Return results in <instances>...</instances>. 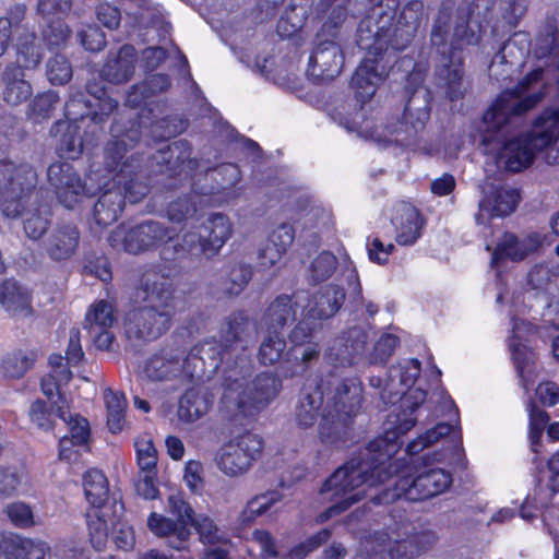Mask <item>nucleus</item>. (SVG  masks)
Wrapping results in <instances>:
<instances>
[{
	"instance_id": "1",
	"label": "nucleus",
	"mask_w": 559,
	"mask_h": 559,
	"mask_svg": "<svg viewBox=\"0 0 559 559\" xmlns=\"http://www.w3.org/2000/svg\"><path fill=\"white\" fill-rule=\"evenodd\" d=\"M543 70L531 72L519 83L515 90L506 91L496 99L492 106L484 114L481 143L491 146L502 143L497 152L496 162L499 168L511 173H519L527 168L536 154L544 148L556 145L559 142V115L558 111H546L536 121L533 130L526 134L503 140L499 129L506 124L512 116H519L533 108L540 99L538 93L522 96L530 85L540 80Z\"/></svg>"
},
{
	"instance_id": "2",
	"label": "nucleus",
	"mask_w": 559,
	"mask_h": 559,
	"mask_svg": "<svg viewBox=\"0 0 559 559\" xmlns=\"http://www.w3.org/2000/svg\"><path fill=\"white\" fill-rule=\"evenodd\" d=\"M455 0H441L430 29V46L435 52L433 80L450 100L462 99L468 83L464 80L463 56L468 46L478 45L481 26L471 22V4L460 5L452 19Z\"/></svg>"
},
{
	"instance_id": "3",
	"label": "nucleus",
	"mask_w": 559,
	"mask_h": 559,
	"mask_svg": "<svg viewBox=\"0 0 559 559\" xmlns=\"http://www.w3.org/2000/svg\"><path fill=\"white\" fill-rule=\"evenodd\" d=\"M396 440L385 436L371 440L366 449L340 466L323 484L320 492L340 500L319 515L320 522L346 511L366 496V487L386 481L397 472L395 463H389L396 452Z\"/></svg>"
},
{
	"instance_id": "4",
	"label": "nucleus",
	"mask_w": 559,
	"mask_h": 559,
	"mask_svg": "<svg viewBox=\"0 0 559 559\" xmlns=\"http://www.w3.org/2000/svg\"><path fill=\"white\" fill-rule=\"evenodd\" d=\"M135 298L144 305L130 310L124 319V333L130 341L152 342L173 325L178 298L171 282L156 272L142 275Z\"/></svg>"
},
{
	"instance_id": "5",
	"label": "nucleus",
	"mask_w": 559,
	"mask_h": 559,
	"mask_svg": "<svg viewBox=\"0 0 559 559\" xmlns=\"http://www.w3.org/2000/svg\"><path fill=\"white\" fill-rule=\"evenodd\" d=\"M420 370V362L417 359H407L392 366L380 392V397L385 404H393L402 399V412L390 415L386 421L385 435L390 433L395 440L415 426L416 418L413 414L426 400V392L419 388L405 391L415 383Z\"/></svg>"
},
{
	"instance_id": "6",
	"label": "nucleus",
	"mask_w": 559,
	"mask_h": 559,
	"mask_svg": "<svg viewBox=\"0 0 559 559\" xmlns=\"http://www.w3.org/2000/svg\"><path fill=\"white\" fill-rule=\"evenodd\" d=\"M112 132V138L104 147V167L109 173H116L115 185L123 186L129 194V201L136 203L147 194L148 186L140 157H126V153L138 144L140 131L138 128H130L123 133L116 129Z\"/></svg>"
},
{
	"instance_id": "7",
	"label": "nucleus",
	"mask_w": 559,
	"mask_h": 559,
	"mask_svg": "<svg viewBox=\"0 0 559 559\" xmlns=\"http://www.w3.org/2000/svg\"><path fill=\"white\" fill-rule=\"evenodd\" d=\"M280 390L281 380L271 372H261L248 381L242 370H228L222 401L229 411L248 416L264 408Z\"/></svg>"
},
{
	"instance_id": "8",
	"label": "nucleus",
	"mask_w": 559,
	"mask_h": 559,
	"mask_svg": "<svg viewBox=\"0 0 559 559\" xmlns=\"http://www.w3.org/2000/svg\"><path fill=\"white\" fill-rule=\"evenodd\" d=\"M427 74L425 64H415L405 81L406 105L403 121L394 130L393 141L402 146L417 143L418 134L424 130L430 117V93L424 87Z\"/></svg>"
},
{
	"instance_id": "9",
	"label": "nucleus",
	"mask_w": 559,
	"mask_h": 559,
	"mask_svg": "<svg viewBox=\"0 0 559 559\" xmlns=\"http://www.w3.org/2000/svg\"><path fill=\"white\" fill-rule=\"evenodd\" d=\"M452 484V476L442 468H431L416 477L402 475L393 488H385L371 498L373 504H389L397 499L420 501L444 492Z\"/></svg>"
},
{
	"instance_id": "10",
	"label": "nucleus",
	"mask_w": 559,
	"mask_h": 559,
	"mask_svg": "<svg viewBox=\"0 0 559 559\" xmlns=\"http://www.w3.org/2000/svg\"><path fill=\"white\" fill-rule=\"evenodd\" d=\"M36 185L37 174L31 165L0 162V197L3 214L11 218L20 216L24 211L25 200Z\"/></svg>"
},
{
	"instance_id": "11",
	"label": "nucleus",
	"mask_w": 559,
	"mask_h": 559,
	"mask_svg": "<svg viewBox=\"0 0 559 559\" xmlns=\"http://www.w3.org/2000/svg\"><path fill=\"white\" fill-rule=\"evenodd\" d=\"M174 237V230L156 221H145L134 226L119 225L109 235L114 249L139 254L156 248Z\"/></svg>"
},
{
	"instance_id": "12",
	"label": "nucleus",
	"mask_w": 559,
	"mask_h": 559,
	"mask_svg": "<svg viewBox=\"0 0 559 559\" xmlns=\"http://www.w3.org/2000/svg\"><path fill=\"white\" fill-rule=\"evenodd\" d=\"M263 449L262 439L251 432L231 438L219 447L215 454L217 468L228 477L245 475L257 461Z\"/></svg>"
},
{
	"instance_id": "13",
	"label": "nucleus",
	"mask_w": 559,
	"mask_h": 559,
	"mask_svg": "<svg viewBox=\"0 0 559 559\" xmlns=\"http://www.w3.org/2000/svg\"><path fill=\"white\" fill-rule=\"evenodd\" d=\"M439 540L433 530H418L411 522L395 523L388 533L386 543L392 545L393 550L401 559H414L424 552L431 550Z\"/></svg>"
},
{
	"instance_id": "14",
	"label": "nucleus",
	"mask_w": 559,
	"mask_h": 559,
	"mask_svg": "<svg viewBox=\"0 0 559 559\" xmlns=\"http://www.w3.org/2000/svg\"><path fill=\"white\" fill-rule=\"evenodd\" d=\"M313 328L307 320H300L290 331L288 338L290 347L287 350V361L292 362V369L284 372L285 378L302 374L308 365L317 360L320 355V346L312 341Z\"/></svg>"
},
{
	"instance_id": "15",
	"label": "nucleus",
	"mask_w": 559,
	"mask_h": 559,
	"mask_svg": "<svg viewBox=\"0 0 559 559\" xmlns=\"http://www.w3.org/2000/svg\"><path fill=\"white\" fill-rule=\"evenodd\" d=\"M344 67V52L338 43L320 39L309 59L307 75L314 82H330L337 78Z\"/></svg>"
},
{
	"instance_id": "16",
	"label": "nucleus",
	"mask_w": 559,
	"mask_h": 559,
	"mask_svg": "<svg viewBox=\"0 0 559 559\" xmlns=\"http://www.w3.org/2000/svg\"><path fill=\"white\" fill-rule=\"evenodd\" d=\"M191 153L192 148L188 141H175L150 157V173L169 176L180 173L190 174L199 168V160L191 157Z\"/></svg>"
},
{
	"instance_id": "17",
	"label": "nucleus",
	"mask_w": 559,
	"mask_h": 559,
	"mask_svg": "<svg viewBox=\"0 0 559 559\" xmlns=\"http://www.w3.org/2000/svg\"><path fill=\"white\" fill-rule=\"evenodd\" d=\"M47 177L59 202L68 209L74 207L90 192L80 175L69 163L51 164L48 167Z\"/></svg>"
},
{
	"instance_id": "18",
	"label": "nucleus",
	"mask_w": 559,
	"mask_h": 559,
	"mask_svg": "<svg viewBox=\"0 0 559 559\" xmlns=\"http://www.w3.org/2000/svg\"><path fill=\"white\" fill-rule=\"evenodd\" d=\"M364 47L369 50L368 56L358 66L350 80V87L361 103L371 99L378 86L388 76V69L382 62V56L377 55L370 45Z\"/></svg>"
},
{
	"instance_id": "19",
	"label": "nucleus",
	"mask_w": 559,
	"mask_h": 559,
	"mask_svg": "<svg viewBox=\"0 0 559 559\" xmlns=\"http://www.w3.org/2000/svg\"><path fill=\"white\" fill-rule=\"evenodd\" d=\"M81 234L76 225L62 223L56 225L43 242L45 254L52 261L70 260L78 251Z\"/></svg>"
},
{
	"instance_id": "20",
	"label": "nucleus",
	"mask_w": 559,
	"mask_h": 559,
	"mask_svg": "<svg viewBox=\"0 0 559 559\" xmlns=\"http://www.w3.org/2000/svg\"><path fill=\"white\" fill-rule=\"evenodd\" d=\"M255 322L245 312H234L222 323L219 329L221 344L229 353L231 349H247L255 340Z\"/></svg>"
},
{
	"instance_id": "21",
	"label": "nucleus",
	"mask_w": 559,
	"mask_h": 559,
	"mask_svg": "<svg viewBox=\"0 0 559 559\" xmlns=\"http://www.w3.org/2000/svg\"><path fill=\"white\" fill-rule=\"evenodd\" d=\"M111 500V507L94 508L87 513L91 542L97 550L105 547L109 534L119 525V519L123 512V504L116 498Z\"/></svg>"
},
{
	"instance_id": "22",
	"label": "nucleus",
	"mask_w": 559,
	"mask_h": 559,
	"mask_svg": "<svg viewBox=\"0 0 559 559\" xmlns=\"http://www.w3.org/2000/svg\"><path fill=\"white\" fill-rule=\"evenodd\" d=\"M183 369L182 352L179 349H163L146 361L144 373L152 381H178L183 384Z\"/></svg>"
},
{
	"instance_id": "23",
	"label": "nucleus",
	"mask_w": 559,
	"mask_h": 559,
	"mask_svg": "<svg viewBox=\"0 0 559 559\" xmlns=\"http://www.w3.org/2000/svg\"><path fill=\"white\" fill-rule=\"evenodd\" d=\"M540 245L538 235H527L519 238L513 234L506 233L497 242L492 252L490 265L499 266L504 260L521 261Z\"/></svg>"
},
{
	"instance_id": "24",
	"label": "nucleus",
	"mask_w": 559,
	"mask_h": 559,
	"mask_svg": "<svg viewBox=\"0 0 559 559\" xmlns=\"http://www.w3.org/2000/svg\"><path fill=\"white\" fill-rule=\"evenodd\" d=\"M519 200V191L514 188L491 187L479 201V213L476 219L481 223L485 215L489 217L507 216L515 210Z\"/></svg>"
},
{
	"instance_id": "25",
	"label": "nucleus",
	"mask_w": 559,
	"mask_h": 559,
	"mask_svg": "<svg viewBox=\"0 0 559 559\" xmlns=\"http://www.w3.org/2000/svg\"><path fill=\"white\" fill-rule=\"evenodd\" d=\"M214 403V395L203 385L186 391L179 399L177 416L180 421L192 424L209 413Z\"/></svg>"
},
{
	"instance_id": "26",
	"label": "nucleus",
	"mask_w": 559,
	"mask_h": 559,
	"mask_svg": "<svg viewBox=\"0 0 559 559\" xmlns=\"http://www.w3.org/2000/svg\"><path fill=\"white\" fill-rule=\"evenodd\" d=\"M296 317L297 304L288 295H281L269 305L261 317V332H283L285 326L295 322Z\"/></svg>"
},
{
	"instance_id": "27",
	"label": "nucleus",
	"mask_w": 559,
	"mask_h": 559,
	"mask_svg": "<svg viewBox=\"0 0 559 559\" xmlns=\"http://www.w3.org/2000/svg\"><path fill=\"white\" fill-rule=\"evenodd\" d=\"M136 62L135 49L130 45H123L116 53H109L100 75L104 80L122 84L134 74Z\"/></svg>"
},
{
	"instance_id": "28",
	"label": "nucleus",
	"mask_w": 559,
	"mask_h": 559,
	"mask_svg": "<svg viewBox=\"0 0 559 559\" xmlns=\"http://www.w3.org/2000/svg\"><path fill=\"white\" fill-rule=\"evenodd\" d=\"M48 546L13 533L0 532V555L8 559H45Z\"/></svg>"
},
{
	"instance_id": "29",
	"label": "nucleus",
	"mask_w": 559,
	"mask_h": 559,
	"mask_svg": "<svg viewBox=\"0 0 559 559\" xmlns=\"http://www.w3.org/2000/svg\"><path fill=\"white\" fill-rule=\"evenodd\" d=\"M346 298L345 289L337 285H328L316 294L308 304V316L312 319L325 320L334 317Z\"/></svg>"
},
{
	"instance_id": "30",
	"label": "nucleus",
	"mask_w": 559,
	"mask_h": 559,
	"mask_svg": "<svg viewBox=\"0 0 559 559\" xmlns=\"http://www.w3.org/2000/svg\"><path fill=\"white\" fill-rule=\"evenodd\" d=\"M203 236V254L206 258L216 255L233 234L229 218L221 213L211 215L201 228Z\"/></svg>"
},
{
	"instance_id": "31",
	"label": "nucleus",
	"mask_w": 559,
	"mask_h": 559,
	"mask_svg": "<svg viewBox=\"0 0 559 559\" xmlns=\"http://www.w3.org/2000/svg\"><path fill=\"white\" fill-rule=\"evenodd\" d=\"M117 186L102 192L94 205L93 217L99 226L105 227L115 223L122 213L126 199L129 200V194L124 191L123 186Z\"/></svg>"
},
{
	"instance_id": "32",
	"label": "nucleus",
	"mask_w": 559,
	"mask_h": 559,
	"mask_svg": "<svg viewBox=\"0 0 559 559\" xmlns=\"http://www.w3.org/2000/svg\"><path fill=\"white\" fill-rule=\"evenodd\" d=\"M323 392L318 384L305 385L295 406V420L301 428H310L321 415Z\"/></svg>"
},
{
	"instance_id": "33",
	"label": "nucleus",
	"mask_w": 559,
	"mask_h": 559,
	"mask_svg": "<svg viewBox=\"0 0 559 559\" xmlns=\"http://www.w3.org/2000/svg\"><path fill=\"white\" fill-rule=\"evenodd\" d=\"M397 234L396 241L402 246L413 245L419 237L423 227L418 210L408 204L402 203L395 209V215L392 218Z\"/></svg>"
},
{
	"instance_id": "34",
	"label": "nucleus",
	"mask_w": 559,
	"mask_h": 559,
	"mask_svg": "<svg viewBox=\"0 0 559 559\" xmlns=\"http://www.w3.org/2000/svg\"><path fill=\"white\" fill-rule=\"evenodd\" d=\"M147 526L156 536L166 538L169 547L177 550L186 549L190 530L183 523L179 521L174 522L162 514L153 512L147 519Z\"/></svg>"
},
{
	"instance_id": "35",
	"label": "nucleus",
	"mask_w": 559,
	"mask_h": 559,
	"mask_svg": "<svg viewBox=\"0 0 559 559\" xmlns=\"http://www.w3.org/2000/svg\"><path fill=\"white\" fill-rule=\"evenodd\" d=\"M526 53V47L519 44L518 37H511L492 58L488 68L489 75L496 80H504L509 76L507 67L521 64Z\"/></svg>"
},
{
	"instance_id": "36",
	"label": "nucleus",
	"mask_w": 559,
	"mask_h": 559,
	"mask_svg": "<svg viewBox=\"0 0 559 559\" xmlns=\"http://www.w3.org/2000/svg\"><path fill=\"white\" fill-rule=\"evenodd\" d=\"M287 343L283 332H262L261 343L258 349V360L263 366H274L283 361V373L292 369V362L287 361Z\"/></svg>"
},
{
	"instance_id": "37",
	"label": "nucleus",
	"mask_w": 559,
	"mask_h": 559,
	"mask_svg": "<svg viewBox=\"0 0 559 559\" xmlns=\"http://www.w3.org/2000/svg\"><path fill=\"white\" fill-rule=\"evenodd\" d=\"M2 82L4 84L3 99L11 106L22 104L33 94L32 85L25 80L24 71L15 63L5 67Z\"/></svg>"
},
{
	"instance_id": "38",
	"label": "nucleus",
	"mask_w": 559,
	"mask_h": 559,
	"mask_svg": "<svg viewBox=\"0 0 559 559\" xmlns=\"http://www.w3.org/2000/svg\"><path fill=\"white\" fill-rule=\"evenodd\" d=\"M52 408L58 417L67 423L70 432L68 438L73 440L79 449H88L90 424L87 419L80 415L70 414L69 402L60 392H58V400L52 402Z\"/></svg>"
},
{
	"instance_id": "39",
	"label": "nucleus",
	"mask_w": 559,
	"mask_h": 559,
	"mask_svg": "<svg viewBox=\"0 0 559 559\" xmlns=\"http://www.w3.org/2000/svg\"><path fill=\"white\" fill-rule=\"evenodd\" d=\"M0 304L12 314H27L31 311V295L16 281L8 280L0 288Z\"/></svg>"
},
{
	"instance_id": "40",
	"label": "nucleus",
	"mask_w": 559,
	"mask_h": 559,
	"mask_svg": "<svg viewBox=\"0 0 559 559\" xmlns=\"http://www.w3.org/2000/svg\"><path fill=\"white\" fill-rule=\"evenodd\" d=\"M367 344V331L361 326H352L338 340V355L349 364H354L365 355Z\"/></svg>"
},
{
	"instance_id": "41",
	"label": "nucleus",
	"mask_w": 559,
	"mask_h": 559,
	"mask_svg": "<svg viewBox=\"0 0 559 559\" xmlns=\"http://www.w3.org/2000/svg\"><path fill=\"white\" fill-rule=\"evenodd\" d=\"M83 486L86 499L94 508L111 507L108 480L103 472L87 471L83 477Z\"/></svg>"
},
{
	"instance_id": "42",
	"label": "nucleus",
	"mask_w": 559,
	"mask_h": 559,
	"mask_svg": "<svg viewBox=\"0 0 559 559\" xmlns=\"http://www.w3.org/2000/svg\"><path fill=\"white\" fill-rule=\"evenodd\" d=\"M535 53L538 58L559 56V31L555 19L548 17L542 25L536 37Z\"/></svg>"
},
{
	"instance_id": "43",
	"label": "nucleus",
	"mask_w": 559,
	"mask_h": 559,
	"mask_svg": "<svg viewBox=\"0 0 559 559\" xmlns=\"http://www.w3.org/2000/svg\"><path fill=\"white\" fill-rule=\"evenodd\" d=\"M117 323L116 309L112 302L108 300H98L94 302L85 316V329L95 331L96 329H111Z\"/></svg>"
},
{
	"instance_id": "44",
	"label": "nucleus",
	"mask_w": 559,
	"mask_h": 559,
	"mask_svg": "<svg viewBox=\"0 0 559 559\" xmlns=\"http://www.w3.org/2000/svg\"><path fill=\"white\" fill-rule=\"evenodd\" d=\"M335 405L337 409L349 416L361 402V388L355 379L341 381L335 388Z\"/></svg>"
},
{
	"instance_id": "45",
	"label": "nucleus",
	"mask_w": 559,
	"mask_h": 559,
	"mask_svg": "<svg viewBox=\"0 0 559 559\" xmlns=\"http://www.w3.org/2000/svg\"><path fill=\"white\" fill-rule=\"evenodd\" d=\"M104 400L107 409V426L109 430L117 433L122 430L126 424L127 400L122 393L106 389Z\"/></svg>"
},
{
	"instance_id": "46",
	"label": "nucleus",
	"mask_w": 559,
	"mask_h": 559,
	"mask_svg": "<svg viewBox=\"0 0 559 559\" xmlns=\"http://www.w3.org/2000/svg\"><path fill=\"white\" fill-rule=\"evenodd\" d=\"M559 278V263L542 262L533 265L527 273V285L535 290H547Z\"/></svg>"
},
{
	"instance_id": "47",
	"label": "nucleus",
	"mask_w": 559,
	"mask_h": 559,
	"mask_svg": "<svg viewBox=\"0 0 559 559\" xmlns=\"http://www.w3.org/2000/svg\"><path fill=\"white\" fill-rule=\"evenodd\" d=\"M399 5V0H380L373 9V36L374 38H378L379 41L381 39H385L388 37V33L392 29Z\"/></svg>"
},
{
	"instance_id": "48",
	"label": "nucleus",
	"mask_w": 559,
	"mask_h": 559,
	"mask_svg": "<svg viewBox=\"0 0 559 559\" xmlns=\"http://www.w3.org/2000/svg\"><path fill=\"white\" fill-rule=\"evenodd\" d=\"M282 499L278 491H267L258 495L247 502V506L239 514V521L243 525L251 524L258 516L266 513L273 504Z\"/></svg>"
},
{
	"instance_id": "49",
	"label": "nucleus",
	"mask_w": 559,
	"mask_h": 559,
	"mask_svg": "<svg viewBox=\"0 0 559 559\" xmlns=\"http://www.w3.org/2000/svg\"><path fill=\"white\" fill-rule=\"evenodd\" d=\"M338 266L337 258L329 252L319 253L308 265L307 280L310 284L317 285L332 277Z\"/></svg>"
},
{
	"instance_id": "50",
	"label": "nucleus",
	"mask_w": 559,
	"mask_h": 559,
	"mask_svg": "<svg viewBox=\"0 0 559 559\" xmlns=\"http://www.w3.org/2000/svg\"><path fill=\"white\" fill-rule=\"evenodd\" d=\"M417 32V29L408 27L407 25H401L400 22H397L393 31L388 33L385 39L379 41L378 38H374V47H371V49L379 56H382V51L386 49L389 44L395 50H403L411 45Z\"/></svg>"
},
{
	"instance_id": "51",
	"label": "nucleus",
	"mask_w": 559,
	"mask_h": 559,
	"mask_svg": "<svg viewBox=\"0 0 559 559\" xmlns=\"http://www.w3.org/2000/svg\"><path fill=\"white\" fill-rule=\"evenodd\" d=\"M185 369L182 370L183 384L188 382L204 383L211 380L214 376L209 371L206 365L202 361V357L197 355L194 346L190 349L188 355H182Z\"/></svg>"
},
{
	"instance_id": "52",
	"label": "nucleus",
	"mask_w": 559,
	"mask_h": 559,
	"mask_svg": "<svg viewBox=\"0 0 559 559\" xmlns=\"http://www.w3.org/2000/svg\"><path fill=\"white\" fill-rule=\"evenodd\" d=\"M195 353L214 374L229 354L219 341L211 338L194 345Z\"/></svg>"
},
{
	"instance_id": "53",
	"label": "nucleus",
	"mask_w": 559,
	"mask_h": 559,
	"mask_svg": "<svg viewBox=\"0 0 559 559\" xmlns=\"http://www.w3.org/2000/svg\"><path fill=\"white\" fill-rule=\"evenodd\" d=\"M46 74L51 84L63 85L72 78V66L66 56L57 53L47 61Z\"/></svg>"
},
{
	"instance_id": "54",
	"label": "nucleus",
	"mask_w": 559,
	"mask_h": 559,
	"mask_svg": "<svg viewBox=\"0 0 559 559\" xmlns=\"http://www.w3.org/2000/svg\"><path fill=\"white\" fill-rule=\"evenodd\" d=\"M388 533L376 532L365 544L367 559H401L393 550L392 545L386 543Z\"/></svg>"
},
{
	"instance_id": "55",
	"label": "nucleus",
	"mask_w": 559,
	"mask_h": 559,
	"mask_svg": "<svg viewBox=\"0 0 559 559\" xmlns=\"http://www.w3.org/2000/svg\"><path fill=\"white\" fill-rule=\"evenodd\" d=\"M4 512L11 523L19 528H31L37 524L33 508L23 501L8 504Z\"/></svg>"
},
{
	"instance_id": "56",
	"label": "nucleus",
	"mask_w": 559,
	"mask_h": 559,
	"mask_svg": "<svg viewBox=\"0 0 559 559\" xmlns=\"http://www.w3.org/2000/svg\"><path fill=\"white\" fill-rule=\"evenodd\" d=\"M35 360V352H17L3 361L4 373L10 378H20L32 368Z\"/></svg>"
},
{
	"instance_id": "57",
	"label": "nucleus",
	"mask_w": 559,
	"mask_h": 559,
	"mask_svg": "<svg viewBox=\"0 0 559 559\" xmlns=\"http://www.w3.org/2000/svg\"><path fill=\"white\" fill-rule=\"evenodd\" d=\"M452 430V426L447 423H440L433 428L426 431L425 435L419 436L407 445V453L411 455L418 454L425 448L432 445L439 439L448 436Z\"/></svg>"
},
{
	"instance_id": "58",
	"label": "nucleus",
	"mask_w": 559,
	"mask_h": 559,
	"mask_svg": "<svg viewBox=\"0 0 559 559\" xmlns=\"http://www.w3.org/2000/svg\"><path fill=\"white\" fill-rule=\"evenodd\" d=\"M41 58V49L35 43V37L32 36L31 41L27 40L19 46L15 66L20 67L23 71L25 69L34 70L39 66Z\"/></svg>"
},
{
	"instance_id": "59",
	"label": "nucleus",
	"mask_w": 559,
	"mask_h": 559,
	"mask_svg": "<svg viewBox=\"0 0 559 559\" xmlns=\"http://www.w3.org/2000/svg\"><path fill=\"white\" fill-rule=\"evenodd\" d=\"M400 344V340L394 334H383L376 342L368 359L370 364H384L392 356Z\"/></svg>"
},
{
	"instance_id": "60",
	"label": "nucleus",
	"mask_w": 559,
	"mask_h": 559,
	"mask_svg": "<svg viewBox=\"0 0 559 559\" xmlns=\"http://www.w3.org/2000/svg\"><path fill=\"white\" fill-rule=\"evenodd\" d=\"M63 129H67V133L63 134L62 139L60 140V150L63 151L68 157L75 158L79 156L82 152V142L79 138L73 135V132L71 130V126L68 121H58L53 124L50 132L53 135H57L60 131Z\"/></svg>"
},
{
	"instance_id": "61",
	"label": "nucleus",
	"mask_w": 559,
	"mask_h": 559,
	"mask_svg": "<svg viewBox=\"0 0 559 559\" xmlns=\"http://www.w3.org/2000/svg\"><path fill=\"white\" fill-rule=\"evenodd\" d=\"M48 225V211L36 210L34 212H28L24 219V230L27 237L33 240L39 239L46 233Z\"/></svg>"
},
{
	"instance_id": "62",
	"label": "nucleus",
	"mask_w": 559,
	"mask_h": 559,
	"mask_svg": "<svg viewBox=\"0 0 559 559\" xmlns=\"http://www.w3.org/2000/svg\"><path fill=\"white\" fill-rule=\"evenodd\" d=\"M92 104L86 99V96L79 92L73 94L64 105V115L68 120L79 121L86 117H91Z\"/></svg>"
},
{
	"instance_id": "63",
	"label": "nucleus",
	"mask_w": 559,
	"mask_h": 559,
	"mask_svg": "<svg viewBox=\"0 0 559 559\" xmlns=\"http://www.w3.org/2000/svg\"><path fill=\"white\" fill-rule=\"evenodd\" d=\"M189 523L195 528L202 543L216 544L221 540L219 528L211 518L199 514Z\"/></svg>"
},
{
	"instance_id": "64",
	"label": "nucleus",
	"mask_w": 559,
	"mask_h": 559,
	"mask_svg": "<svg viewBox=\"0 0 559 559\" xmlns=\"http://www.w3.org/2000/svg\"><path fill=\"white\" fill-rule=\"evenodd\" d=\"M59 103V95L55 91L38 94L31 103V110L36 119H46Z\"/></svg>"
}]
</instances>
